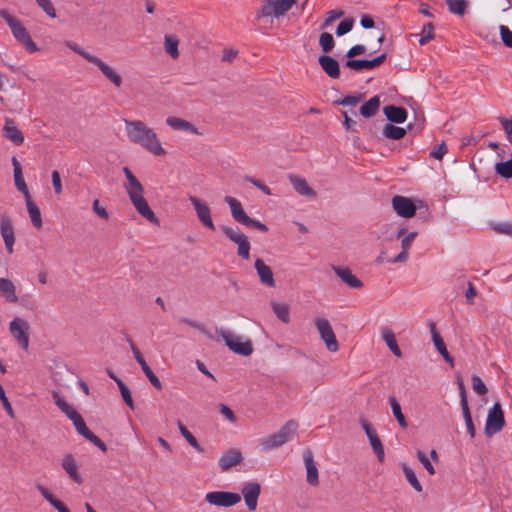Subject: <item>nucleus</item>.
<instances>
[{
  "instance_id": "1",
  "label": "nucleus",
  "mask_w": 512,
  "mask_h": 512,
  "mask_svg": "<svg viewBox=\"0 0 512 512\" xmlns=\"http://www.w3.org/2000/svg\"><path fill=\"white\" fill-rule=\"evenodd\" d=\"M125 133L130 143L136 144L155 156L166 154L165 149L153 128L141 120L124 119Z\"/></svg>"
},
{
  "instance_id": "2",
  "label": "nucleus",
  "mask_w": 512,
  "mask_h": 512,
  "mask_svg": "<svg viewBox=\"0 0 512 512\" xmlns=\"http://www.w3.org/2000/svg\"><path fill=\"white\" fill-rule=\"evenodd\" d=\"M127 179L125 191L136 211L147 221L159 225V219L144 198V187L128 167L123 168Z\"/></svg>"
},
{
  "instance_id": "3",
  "label": "nucleus",
  "mask_w": 512,
  "mask_h": 512,
  "mask_svg": "<svg viewBox=\"0 0 512 512\" xmlns=\"http://www.w3.org/2000/svg\"><path fill=\"white\" fill-rule=\"evenodd\" d=\"M297 429V422L290 420L286 422L278 432L261 439L260 445L264 451L280 447L296 434Z\"/></svg>"
},
{
  "instance_id": "4",
  "label": "nucleus",
  "mask_w": 512,
  "mask_h": 512,
  "mask_svg": "<svg viewBox=\"0 0 512 512\" xmlns=\"http://www.w3.org/2000/svg\"><path fill=\"white\" fill-rule=\"evenodd\" d=\"M224 201L228 204L231 215L237 223L246 227H253L262 232L268 231L266 224L260 222L259 220L253 219L246 214L239 200L231 196H226Z\"/></svg>"
},
{
  "instance_id": "5",
  "label": "nucleus",
  "mask_w": 512,
  "mask_h": 512,
  "mask_svg": "<svg viewBox=\"0 0 512 512\" xmlns=\"http://www.w3.org/2000/svg\"><path fill=\"white\" fill-rule=\"evenodd\" d=\"M0 16L6 21L10 27L13 36L21 42L29 52H36L38 50L37 45L31 39L26 28L21 24L19 20L11 16L6 10L0 9Z\"/></svg>"
},
{
  "instance_id": "6",
  "label": "nucleus",
  "mask_w": 512,
  "mask_h": 512,
  "mask_svg": "<svg viewBox=\"0 0 512 512\" xmlns=\"http://www.w3.org/2000/svg\"><path fill=\"white\" fill-rule=\"evenodd\" d=\"M55 405L73 422L77 432L85 437L89 433L82 416L57 391L52 392Z\"/></svg>"
},
{
  "instance_id": "7",
  "label": "nucleus",
  "mask_w": 512,
  "mask_h": 512,
  "mask_svg": "<svg viewBox=\"0 0 512 512\" xmlns=\"http://www.w3.org/2000/svg\"><path fill=\"white\" fill-rule=\"evenodd\" d=\"M505 426L504 412L501 404L495 402L492 408L488 411L486 424H485V435L491 437L494 434L500 432Z\"/></svg>"
},
{
  "instance_id": "8",
  "label": "nucleus",
  "mask_w": 512,
  "mask_h": 512,
  "mask_svg": "<svg viewBox=\"0 0 512 512\" xmlns=\"http://www.w3.org/2000/svg\"><path fill=\"white\" fill-rule=\"evenodd\" d=\"M220 336L224 339L228 348L234 353L242 356H249L252 354L253 347L251 341H242L240 336L234 335L233 333L226 330H221Z\"/></svg>"
},
{
  "instance_id": "9",
  "label": "nucleus",
  "mask_w": 512,
  "mask_h": 512,
  "mask_svg": "<svg viewBox=\"0 0 512 512\" xmlns=\"http://www.w3.org/2000/svg\"><path fill=\"white\" fill-rule=\"evenodd\" d=\"M314 323L320 334V338L324 341L327 349L330 352L338 351L339 344L330 322L326 318L318 317L315 318Z\"/></svg>"
},
{
  "instance_id": "10",
  "label": "nucleus",
  "mask_w": 512,
  "mask_h": 512,
  "mask_svg": "<svg viewBox=\"0 0 512 512\" xmlns=\"http://www.w3.org/2000/svg\"><path fill=\"white\" fill-rule=\"evenodd\" d=\"M9 332L17 343L27 350L29 347V324L20 317H15L9 324Z\"/></svg>"
},
{
  "instance_id": "11",
  "label": "nucleus",
  "mask_w": 512,
  "mask_h": 512,
  "mask_svg": "<svg viewBox=\"0 0 512 512\" xmlns=\"http://www.w3.org/2000/svg\"><path fill=\"white\" fill-rule=\"evenodd\" d=\"M205 500L210 505L231 507L240 502L241 496L240 494L234 492L212 491L205 495Z\"/></svg>"
},
{
  "instance_id": "12",
  "label": "nucleus",
  "mask_w": 512,
  "mask_h": 512,
  "mask_svg": "<svg viewBox=\"0 0 512 512\" xmlns=\"http://www.w3.org/2000/svg\"><path fill=\"white\" fill-rule=\"evenodd\" d=\"M190 203L193 205L196 215L199 221L208 229L215 230V225L211 217L210 207L204 201L200 200L196 196L189 197Z\"/></svg>"
},
{
  "instance_id": "13",
  "label": "nucleus",
  "mask_w": 512,
  "mask_h": 512,
  "mask_svg": "<svg viewBox=\"0 0 512 512\" xmlns=\"http://www.w3.org/2000/svg\"><path fill=\"white\" fill-rule=\"evenodd\" d=\"M0 234L3 238L7 253L12 254L14 252L13 247L15 244L14 227L11 218L5 214L0 218Z\"/></svg>"
},
{
  "instance_id": "14",
  "label": "nucleus",
  "mask_w": 512,
  "mask_h": 512,
  "mask_svg": "<svg viewBox=\"0 0 512 512\" xmlns=\"http://www.w3.org/2000/svg\"><path fill=\"white\" fill-rule=\"evenodd\" d=\"M392 206L395 212L403 218H411L416 213V206L413 201L404 196H394Z\"/></svg>"
},
{
  "instance_id": "15",
  "label": "nucleus",
  "mask_w": 512,
  "mask_h": 512,
  "mask_svg": "<svg viewBox=\"0 0 512 512\" xmlns=\"http://www.w3.org/2000/svg\"><path fill=\"white\" fill-rule=\"evenodd\" d=\"M129 343H130V347H131V350L134 354L136 361L140 364L144 374L149 379L150 383L156 389L161 390L162 384H161V381L159 380V378L155 375V373L148 366L143 355L141 354V352L139 351V349L136 347V345L134 344V342L131 339L129 340Z\"/></svg>"
},
{
  "instance_id": "16",
  "label": "nucleus",
  "mask_w": 512,
  "mask_h": 512,
  "mask_svg": "<svg viewBox=\"0 0 512 512\" xmlns=\"http://www.w3.org/2000/svg\"><path fill=\"white\" fill-rule=\"evenodd\" d=\"M241 493L248 509L250 511L255 510L261 493L260 484L258 482H248L243 486Z\"/></svg>"
},
{
  "instance_id": "17",
  "label": "nucleus",
  "mask_w": 512,
  "mask_h": 512,
  "mask_svg": "<svg viewBox=\"0 0 512 512\" xmlns=\"http://www.w3.org/2000/svg\"><path fill=\"white\" fill-rule=\"evenodd\" d=\"M91 63L95 65L101 71L103 76L108 81H110L116 88H119L122 85V76L112 66L108 65L106 62H104L97 56Z\"/></svg>"
},
{
  "instance_id": "18",
  "label": "nucleus",
  "mask_w": 512,
  "mask_h": 512,
  "mask_svg": "<svg viewBox=\"0 0 512 512\" xmlns=\"http://www.w3.org/2000/svg\"><path fill=\"white\" fill-rule=\"evenodd\" d=\"M361 425L370 441L373 451L377 455V458L379 459V461L382 462L384 460V448H383L382 442L379 439L376 431L373 429L371 424L365 419L361 420Z\"/></svg>"
},
{
  "instance_id": "19",
  "label": "nucleus",
  "mask_w": 512,
  "mask_h": 512,
  "mask_svg": "<svg viewBox=\"0 0 512 512\" xmlns=\"http://www.w3.org/2000/svg\"><path fill=\"white\" fill-rule=\"evenodd\" d=\"M254 268L259 276L262 285L274 288L276 283L271 268L265 264L261 258H257L254 263Z\"/></svg>"
},
{
  "instance_id": "20",
  "label": "nucleus",
  "mask_w": 512,
  "mask_h": 512,
  "mask_svg": "<svg viewBox=\"0 0 512 512\" xmlns=\"http://www.w3.org/2000/svg\"><path fill=\"white\" fill-rule=\"evenodd\" d=\"M332 270L350 288L360 289L364 286L363 282L348 267L333 265Z\"/></svg>"
},
{
  "instance_id": "21",
  "label": "nucleus",
  "mask_w": 512,
  "mask_h": 512,
  "mask_svg": "<svg viewBox=\"0 0 512 512\" xmlns=\"http://www.w3.org/2000/svg\"><path fill=\"white\" fill-rule=\"evenodd\" d=\"M304 464L307 470L306 480L311 486L319 485V475L316 463L311 450L306 449L303 453Z\"/></svg>"
},
{
  "instance_id": "22",
  "label": "nucleus",
  "mask_w": 512,
  "mask_h": 512,
  "mask_svg": "<svg viewBox=\"0 0 512 512\" xmlns=\"http://www.w3.org/2000/svg\"><path fill=\"white\" fill-rule=\"evenodd\" d=\"M242 460V453L238 449L231 448L219 458L218 463L222 471H227L239 464Z\"/></svg>"
},
{
  "instance_id": "23",
  "label": "nucleus",
  "mask_w": 512,
  "mask_h": 512,
  "mask_svg": "<svg viewBox=\"0 0 512 512\" xmlns=\"http://www.w3.org/2000/svg\"><path fill=\"white\" fill-rule=\"evenodd\" d=\"M319 65L323 71L332 79L340 77V66L336 59L329 55H321L318 58Z\"/></svg>"
},
{
  "instance_id": "24",
  "label": "nucleus",
  "mask_w": 512,
  "mask_h": 512,
  "mask_svg": "<svg viewBox=\"0 0 512 512\" xmlns=\"http://www.w3.org/2000/svg\"><path fill=\"white\" fill-rule=\"evenodd\" d=\"M166 124L177 131H185L192 134L201 135L198 129L191 122L175 116L167 117Z\"/></svg>"
},
{
  "instance_id": "25",
  "label": "nucleus",
  "mask_w": 512,
  "mask_h": 512,
  "mask_svg": "<svg viewBox=\"0 0 512 512\" xmlns=\"http://www.w3.org/2000/svg\"><path fill=\"white\" fill-rule=\"evenodd\" d=\"M288 179L294 190L302 196L313 198L316 196L315 191L308 185L307 181L296 175H289Z\"/></svg>"
},
{
  "instance_id": "26",
  "label": "nucleus",
  "mask_w": 512,
  "mask_h": 512,
  "mask_svg": "<svg viewBox=\"0 0 512 512\" xmlns=\"http://www.w3.org/2000/svg\"><path fill=\"white\" fill-rule=\"evenodd\" d=\"M3 133L7 139L17 146L24 142L23 133L16 127L12 119H6L3 127Z\"/></svg>"
},
{
  "instance_id": "27",
  "label": "nucleus",
  "mask_w": 512,
  "mask_h": 512,
  "mask_svg": "<svg viewBox=\"0 0 512 512\" xmlns=\"http://www.w3.org/2000/svg\"><path fill=\"white\" fill-rule=\"evenodd\" d=\"M12 164H13V167H14L15 186H16V188L20 192L23 193L24 198L27 199V198L31 197V195H30V192H29L28 187L26 185V182H25V180L23 178L21 165H20V163H19V161L17 160L16 157L12 158Z\"/></svg>"
},
{
  "instance_id": "28",
  "label": "nucleus",
  "mask_w": 512,
  "mask_h": 512,
  "mask_svg": "<svg viewBox=\"0 0 512 512\" xmlns=\"http://www.w3.org/2000/svg\"><path fill=\"white\" fill-rule=\"evenodd\" d=\"M385 116L390 122L404 123L407 119V111L403 107L387 105L383 109Z\"/></svg>"
},
{
  "instance_id": "29",
  "label": "nucleus",
  "mask_w": 512,
  "mask_h": 512,
  "mask_svg": "<svg viewBox=\"0 0 512 512\" xmlns=\"http://www.w3.org/2000/svg\"><path fill=\"white\" fill-rule=\"evenodd\" d=\"M0 296H2L9 303L18 302L16 287L10 279L0 278Z\"/></svg>"
},
{
  "instance_id": "30",
  "label": "nucleus",
  "mask_w": 512,
  "mask_h": 512,
  "mask_svg": "<svg viewBox=\"0 0 512 512\" xmlns=\"http://www.w3.org/2000/svg\"><path fill=\"white\" fill-rule=\"evenodd\" d=\"M63 469L69 474L71 479L76 483H81L82 478L78 473L77 464L71 454H67L62 461Z\"/></svg>"
},
{
  "instance_id": "31",
  "label": "nucleus",
  "mask_w": 512,
  "mask_h": 512,
  "mask_svg": "<svg viewBox=\"0 0 512 512\" xmlns=\"http://www.w3.org/2000/svg\"><path fill=\"white\" fill-rule=\"evenodd\" d=\"M25 202H26L27 211H28L32 225L38 230L41 229L42 228V216H41L40 209L33 202L31 197L25 199Z\"/></svg>"
},
{
  "instance_id": "32",
  "label": "nucleus",
  "mask_w": 512,
  "mask_h": 512,
  "mask_svg": "<svg viewBox=\"0 0 512 512\" xmlns=\"http://www.w3.org/2000/svg\"><path fill=\"white\" fill-rule=\"evenodd\" d=\"M223 234L233 243H235L237 246L239 244H242V242H245L248 237L240 231L238 227H231V226H221L220 227Z\"/></svg>"
},
{
  "instance_id": "33",
  "label": "nucleus",
  "mask_w": 512,
  "mask_h": 512,
  "mask_svg": "<svg viewBox=\"0 0 512 512\" xmlns=\"http://www.w3.org/2000/svg\"><path fill=\"white\" fill-rule=\"evenodd\" d=\"M37 489L41 495L55 508L58 512H70L69 509L44 486L38 485Z\"/></svg>"
},
{
  "instance_id": "34",
  "label": "nucleus",
  "mask_w": 512,
  "mask_h": 512,
  "mask_svg": "<svg viewBox=\"0 0 512 512\" xmlns=\"http://www.w3.org/2000/svg\"><path fill=\"white\" fill-rule=\"evenodd\" d=\"M379 106V96H373L360 107V113L363 117H372L378 111Z\"/></svg>"
},
{
  "instance_id": "35",
  "label": "nucleus",
  "mask_w": 512,
  "mask_h": 512,
  "mask_svg": "<svg viewBox=\"0 0 512 512\" xmlns=\"http://www.w3.org/2000/svg\"><path fill=\"white\" fill-rule=\"evenodd\" d=\"M382 338L389 347V349L394 353V355L397 357H401V350L397 344L394 333L390 329L385 328L382 330Z\"/></svg>"
},
{
  "instance_id": "36",
  "label": "nucleus",
  "mask_w": 512,
  "mask_h": 512,
  "mask_svg": "<svg viewBox=\"0 0 512 512\" xmlns=\"http://www.w3.org/2000/svg\"><path fill=\"white\" fill-rule=\"evenodd\" d=\"M406 135V129L387 123L383 127V136L392 140H399Z\"/></svg>"
},
{
  "instance_id": "37",
  "label": "nucleus",
  "mask_w": 512,
  "mask_h": 512,
  "mask_svg": "<svg viewBox=\"0 0 512 512\" xmlns=\"http://www.w3.org/2000/svg\"><path fill=\"white\" fill-rule=\"evenodd\" d=\"M179 40L174 35H165L164 37V47L167 54H169L173 59H177L179 57L178 50Z\"/></svg>"
},
{
  "instance_id": "38",
  "label": "nucleus",
  "mask_w": 512,
  "mask_h": 512,
  "mask_svg": "<svg viewBox=\"0 0 512 512\" xmlns=\"http://www.w3.org/2000/svg\"><path fill=\"white\" fill-rule=\"evenodd\" d=\"M271 2L274 9V16L280 17L285 15L292 8L296 0H271Z\"/></svg>"
},
{
  "instance_id": "39",
  "label": "nucleus",
  "mask_w": 512,
  "mask_h": 512,
  "mask_svg": "<svg viewBox=\"0 0 512 512\" xmlns=\"http://www.w3.org/2000/svg\"><path fill=\"white\" fill-rule=\"evenodd\" d=\"M429 327H430L432 341H433V343L435 345V348L443 356L444 354H446L448 352V350L446 348V345H445L442 337L438 333V331L436 329L435 323L434 322H430Z\"/></svg>"
},
{
  "instance_id": "40",
  "label": "nucleus",
  "mask_w": 512,
  "mask_h": 512,
  "mask_svg": "<svg viewBox=\"0 0 512 512\" xmlns=\"http://www.w3.org/2000/svg\"><path fill=\"white\" fill-rule=\"evenodd\" d=\"M389 403L391 405L392 413H393L394 417L396 418V420L398 421L399 425L402 428H407V426H408L407 420H406L404 414L402 413L401 406H400L399 402L397 401V399L395 397H390Z\"/></svg>"
},
{
  "instance_id": "41",
  "label": "nucleus",
  "mask_w": 512,
  "mask_h": 512,
  "mask_svg": "<svg viewBox=\"0 0 512 512\" xmlns=\"http://www.w3.org/2000/svg\"><path fill=\"white\" fill-rule=\"evenodd\" d=\"M178 429L181 435L185 438V440L198 452H204V449L198 443L197 439L193 436V434L186 428V426L182 422H178Z\"/></svg>"
},
{
  "instance_id": "42",
  "label": "nucleus",
  "mask_w": 512,
  "mask_h": 512,
  "mask_svg": "<svg viewBox=\"0 0 512 512\" xmlns=\"http://www.w3.org/2000/svg\"><path fill=\"white\" fill-rule=\"evenodd\" d=\"M271 306L279 320L283 323L290 321V309L287 304L273 302Z\"/></svg>"
},
{
  "instance_id": "43",
  "label": "nucleus",
  "mask_w": 512,
  "mask_h": 512,
  "mask_svg": "<svg viewBox=\"0 0 512 512\" xmlns=\"http://www.w3.org/2000/svg\"><path fill=\"white\" fill-rule=\"evenodd\" d=\"M448 6L449 11L452 14L462 16L468 6V2L466 0H445Z\"/></svg>"
},
{
  "instance_id": "44",
  "label": "nucleus",
  "mask_w": 512,
  "mask_h": 512,
  "mask_svg": "<svg viewBox=\"0 0 512 512\" xmlns=\"http://www.w3.org/2000/svg\"><path fill=\"white\" fill-rule=\"evenodd\" d=\"M345 66L348 67V68H351L353 70H356V71H360L362 69H367V70L374 69V65H373L372 59L371 60H366V59H361V60L348 59L346 61V63H345Z\"/></svg>"
},
{
  "instance_id": "45",
  "label": "nucleus",
  "mask_w": 512,
  "mask_h": 512,
  "mask_svg": "<svg viewBox=\"0 0 512 512\" xmlns=\"http://www.w3.org/2000/svg\"><path fill=\"white\" fill-rule=\"evenodd\" d=\"M403 472L409 484L417 491L421 492L423 490L422 485L418 481L415 472L408 467L406 464L402 466Z\"/></svg>"
},
{
  "instance_id": "46",
  "label": "nucleus",
  "mask_w": 512,
  "mask_h": 512,
  "mask_svg": "<svg viewBox=\"0 0 512 512\" xmlns=\"http://www.w3.org/2000/svg\"><path fill=\"white\" fill-rule=\"evenodd\" d=\"M495 171L498 175L503 178L512 177V158L505 162H498L495 165Z\"/></svg>"
},
{
  "instance_id": "47",
  "label": "nucleus",
  "mask_w": 512,
  "mask_h": 512,
  "mask_svg": "<svg viewBox=\"0 0 512 512\" xmlns=\"http://www.w3.org/2000/svg\"><path fill=\"white\" fill-rule=\"evenodd\" d=\"M461 409H462L463 418L465 420V424H466V427H467V431H468L470 437L474 438L475 434H476V430H475V426L473 424V420H472V416H471V413H470L469 405L461 406Z\"/></svg>"
},
{
  "instance_id": "48",
  "label": "nucleus",
  "mask_w": 512,
  "mask_h": 512,
  "mask_svg": "<svg viewBox=\"0 0 512 512\" xmlns=\"http://www.w3.org/2000/svg\"><path fill=\"white\" fill-rule=\"evenodd\" d=\"M319 44L325 53L332 51L335 45L333 36L328 32H323L319 38Z\"/></svg>"
},
{
  "instance_id": "49",
  "label": "nucleus",
  "mask_w": 512,
  "mask_h": 512,
  "mask_svg": "<svg viewBox=\"0 0 512 512\" xmlns=\"http://www.w3.org/2000/svg\"><path fill=\"white\" fill-rule=\"evenodd\" d=\"M66 46L68 48H70L72 51H74L75 53H77L78 55H80L81 57H83L85 60H87L89 63H91L94 58L96 57L95 55L85 51L83 48H81L77 43L75 42H72V41H67L66 42Z\"/></svg>"
},
{
  "instance_id": "50",
  "label": "nucleus",
  "mask_w": 512,
  "mask_h": 512,
  "mask_svg": "<svg viewBox=\"0 0 512 512\" xmlns=\"http://www.w3.org/2000/svg\"><path fill=\"white\" fill-rule=\"evenodd\" d=\"M433 38H434V26L432 23H427L422 28L419 43H420V45H425Z\"/></svg>"
},
{
  "instance_id": "51",
  "label": "nucleus",
  "mask_w": 512,
  "mask_h": 512,
  "mask_svg": "<svg viewBox=\"0 0 512 512\" xmlns=\"http://www.w3.org/2000/svg\"><path fill=\"white\" fill-rule=\"evenodd\" d=\"M118 388L121 392V396L124 400V402L129 406L131 409H134V402L130 393L129 388L126 386V384L123 381H118Z\"/></svg>"
},
{
  "instance_id": "52",
  "label": "nucleus",
  "mask_w": 512,
  "mask_h": 512,
  "mask_svg": "<svg viewBox=\"0 0 512 512\" xmlns=\"http://www.w3.org/2000/svg\"><path fill=\"white\" fill-rule=\"evenodd\" d=\"M491 226H492V229L496 233L512 237V223H510V222L493 223Z\"/></svg>"
},
{
  "instance_id": "53",
  "label": "nucleus",
  "mask_w": 512,
  "mask_h": 512,
  "mask_svg": "<svg viewBox=\"0 0 512 512\" xmlns=\"http://www.w3.org/2000/svg\"><path fill=\"white\" fill-rule=\"evenodd\" d=\"M353 25L354 21L352 18L344 19L343 21H341L336 29L337 36H343L350 32L353 28Z\"/></svg>"
},
{
  "instance_id": "54",
  "label": "nucleus",
  "mask_w": 512,
  "mask_h": 512,
  "mask_svg": "<svg viewBox=\"0 0 512 512\" xmlns=\"http://www.w3.org/2000/svg\"><path fill=\"white\" fill-rule=\"evenodd\" d=\"M472 386H473V390L478 394V395H485L487 392H488V389L485 385V383L482 381V379L477 376V375H473L472 376Z\"/></svg>"
},
{
  "instance_id": "55",
  "label": "nucleus",
  "mask_w": 512,
  "mask_h": 512,
  "mask_svg": "<svg viewBox=\"0 0 512 512\" xmlns=\"http://www.w3.org/2000/svg\"><path fill=\"white\" fill-rule=\"evenodd\" d=\"M37 5L51 18L56 17L55 8L51 0H35Z\"/></svg>"
},
{
  "instance_id": "56",
  "label": "nucleus",
  "mask_w": 512,
  "mask_h": 512,
  "mask_svg": "<svg viewBox=\"0 0 512 512\" xmlns=\"http://www.w3.org/2000/svg\"><path fill=\"white\" fill-rule=\"evenodd\" d=\"M499 31L504 45L512 48V31L505 25H500Z\"/></svg>"
},
{
  "instance_id": "57",
  "label": "nucleus",
  "mask_w": 512,
  "mask_h": 512,
  "mask_svg": "<svg viewBox=\"0 0 512 512\" xmlns=\"http://www.w3.org/2000/svg\"><path fill=\"white\" fill-rule=\"evenodd\" d=\"M250 248H251V245H250L249 239H247L245 242H242V244H239V246H237L238 256L244 260H249L250 259Z\"/></svg>"
},
{
  "instance_id": "58",
  "label": "nucleus",
  "mask_w": 512,
  "mask_h": 512,
  "mask_svg": "<svg viewBox=\"0 0 512 512\" xmlns=\"http://www.w3.org/2000/svg\"><path fill=\"white\" fill-rule=\"evenodd\" d=\"M274 16V9L271 0H265L262 8L257 12V18H264L268 16Z\"/></svg>"
},
{
  "instance_id": "59",
  "label": "nucleus",
  "mask_w": 512,
  "mask_h": 512,
  "mask_svg": "<svg viewBox=\"0 0 512 512\" xmlns=\"http://www.w3.org/2000/svg\"><path fill=\"white\" fill-rule=\"evenodd\" d=\"M499 121L503 127L505 134H506L507 140L512 144V119L500 117Z\"/></svg>"
},
{
  "instance_id": "60",
  "label": "nucleus",
  "mask_w": 512,
  "mask_h": 512,
  "mask_svg": "<svg viewBox=\"0 0 512 512\" xmlns=\"http://www.w3.org/2000/svg\"><path fill=\"white\" fill-rule=\"evenodd\" d=\"M360 100V96L348 95L345 96L342 100L336 101L335 104L354 107L360 102Z\"/></svg>"
},
{
  "instance_id": "61",
  "label": "nucleus",
  "mask_w": 512,
  "mask_h": 512,
  "mask_svg": "<svg viewBox=\"0 0 512 512\" xmlns=\"http://www.w3.org/2000/svg\"><path fill=\"white\" fill-rule=\"evenodd\" d=\"M92 210L100 218H102L104 220H108L109 214H108L107 210L104 207L100 206L98 199H95L93 201V203H92Z\"/></svg>"
},
{
  "instance_id": "62",
  "label": "nucleus",
  "mask_w": 512,
  "mask_h": 512,
  "mask_svg": "<svg viewBox=\"0 0 512 512\" xmlns=\"http://www.w3.org/2000/svg\"><path fill=\"white\" fill-rule=\"evenodd\" d=\"M51 178H52L54 192L57 195H60L62 193L63 189H62L61 177H60L59 172L57 170H54L51 174Z\"/></svg>"
},
{
  "instance_id": "63",
  "label": "nucleus",
  "mask_w": 512,
  "mask_h": 512,
  "mask_svg": "<svg viewBox=\"0 0 512 512\" xmlns=\"http://www.w3.org/2000/svg\"><path fill=\"white\" fill-rule=\"evenodd\" d=\"M417 456H418L419 461L423 464L425 469L428 471V473L430 475L435 474V469H434L433 465L431 464V462L429 461V459L427 458V456L425 455V453L422 451H418Z\"/></svg>"
},
{
  "instance_id": "64",
  "label": "nucleus",
  "mask_w": 512,
  "mask_h": 512,
  "mask_svg": "<svg viewBox=\"0 0 512 512\" xmlns=\"http://www.w3.org/2000/svg\"><path fill=\"white\" fill-rule=\"evenodd\" d=\"M447 151H448L447 146L443 142L442 144L438 145L430 152V156L435 159L441 160L443 158V156L447 153Z\"/></svg>"
}]
</instances>
